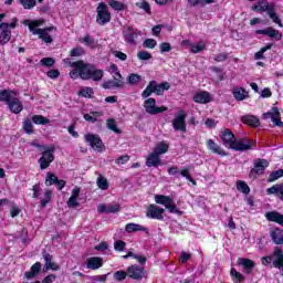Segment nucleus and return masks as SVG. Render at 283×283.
Returning a JSON list of instances; mask_svg holds the SVG:
<instances>
[{"instance_id": "26", "label": "nucleus", "mask_w": 283, "mask_h": 283, "mask_svg": "<svg viewBox=\"0 0 283 283\" xmlns=\"http://www.w3.org/2000/svg\"><path fill=\"white\" fill-rule=\"evenodd\" d=\"M275 260L273 261V266L275 269L283 270V252L282 248H275L273 252Z\"/></svg>"}, {"instance_id": "30", "label": "nucleus", "mask_w": 283, "mask_h": 283, "mask_svg": "<svg viewBox=\"0 0 283 283\" xmlns=\"http://www.w3.org/2000/svg\"><path fill=\"white\" fill-rule=\"evenodd\" d=\"M125 231L126 233H136L137 231H144V233L149 234V229L138 223H127L125 227Z\"/></svg>"}, {"instance_id": "31", "label": "nucleus", "mask_w": 283, "mask_h": 283, "mask_svg": "<svg viewBox=\"0 0 283 283\" xmlns=\"http://www.w3.org/2000/svg\"><path fill=\"white\" fill-rule=\"evenodd\" d=\"M254 10L256 12H268V14L271 12V10H275V4L274 3H269V1L263 0L259 2L258 6L254 7Z\"/></svg>"}, {"instance_id": "25", "label": "nucleus", "mask_w": 283, "mask_h": 283, "mask_svg": "<svg viewBox=\"0 0 283 283\" xmlns=\"http://www.w3.org/2000/svg\"><path fill=\"white\" fill-rule=\"evenodd\" d=\"M266 193L268 196H275L276 198H280V200H283V184H276L268 188Z\"/></svg>"}, {"instance_id": "16", "label": "nucleus", "mask_w": 283, "mask_h": 283, "mask_svg": "<svg viewBox=\"0 0 283 283\" xmlns=\"http://www.w3.org/2000/svg\"><path fill=\"white\" fill-rule=\"evenodd\" d=\"M0 45H6L12 39V31H10L9 23H0Z\"/></svg>"}, {"instance_id": "17", "label": "nucleus", "mask_w": 283, "mask_h": 283, "mask_svg": "<svg viewBox=\"0 0 283 283\" xmlns=\"http://www.w3.org/2000/svg\"><path fill=\"white\" fill-rule=\"evenodd\" d=\"M98 213H118L120 211V205L112 202L108 205L101 203L97 206Z\"/></svg>"}, {"instance_id": "34", "label": "nucleus", "mask_w": 283, "mask_h": 283, "mask_svg": "<svg viewBox=\"0 0 283 283\" xmlns=\"http://www.w3.org/2000/svg\"><path fill=\"white\" fill-rule=\"evenodd\" d=\"M154 94L157 96H163L165 94V90H169V83L168 82H163L161 84H158L156 81H154Z\"/></svg>"}, {"instance_id": "41", "label": "nucleus", "mask_w": 283, "mask_h": 283, "mask_svg": "<svg viewBox=\"0 0 283 283\" xmlns=\"http://www.w3.org/2000/svg\"><path fill=\"white\" fill-rule=\"evenodd\" d=\"M207 48V43L205 41H199L198 43H192L190 52L191 54H199V52H202Z\"/></svg>"}, {"instance_id": "24", "label": "nucleus", "mask_w": 283, "mask_h": 283, "mask_svg": "<svg viewBox=\"0 0 283 283\" xmlns=\"http://www.w3.org/2000/svg\"><path fill=\"white\" fill-rule=\"evenodd\" d=\"M192 101L206 105L207 103H211V94L209 92H198L193 95Z\"/></svg>"}, {"instance_id": "33", "label": "nucleus", "mask_w": 283, "mask_h": 283, "mask_svg": "<svg viewBox=\"0 0 283 283\" xmlns=\"http://www.w3.org/2000/svg\"><path fill=\"white\" fill-rule=\"evenodd\" d=\"M43 258H44V268L46 271H59V265L54 262H52V255L51 254H48V253H44L43 254Z\"/></svg>"}, {"instance_id": "60", "label": "nucleus", "mask_w": 283, "mask_h": 283, "mask_svg": "<svg viewBox=\"0 0 283 283\" xmlns=\"http://www.w3.org/2000/svg\"><path fill=\"white\" fill-rule=\"evenodd\" d=\"M66 205L70 209H76V207H78V199L70 197Z\"/></svg>"}, {"instance_id": "58", "label": "nucleus", "mask_w": 283, "mask_h": 283, "mask_svg": "<svg viewBox=\"0 0 283 283\" xmlns=\"http://www.w3.org/2000/svg\"><path fill=\"white\" fill-rule=\"evenodd\" d=\"M137 59L139 61H149L151 59V53H149L147 51H139L137 53Z\"/></svg>"}, {"instance_id": "11", "label": "nucleus", "mask_w": 283, "mask_h": 283, "mask_svg": "<svg viewBox=\"0 0 283 283\" xmlns=\"http://www.w3.org/2000/svg\"><path fill=\"white\" fill-rule=\"evenodd\" d=\"M165 213V210L157 205H150L146 211L147 218H150L151 220H165V217L163 216Z\"/></svg>"}, {"instance_id": "14", "label": "nucleus", "mask_w": 283, "mask_h": 283, "mask_svg": "<svg viewBox=\"0 0 283 283\" xmlns=\"http://www.w3.org/2000/svg\"><path fill=\"white\" fill-rule=\"evenodd\" d=\"M127 275L133 280H143V277H145V268L140 265H130L127 268Z\"/></svg>"}, {"instance_id": "37", "label": "nucleus", "mask_w": 283, "mask_h": 283, "mask_svg": "<svg viewBox=\"0 0 283 283\" xmlns=\"http://www.w3.org/2000/svg\"><path fill=\"white\" fill-rule=\"evenodd\" d=\"M242 123L250 125V127H260V119L253 115H245L241 117Z\"/></svg>"}, {"instance_id": "49", "label": "nucleus", "mask_w": 283, "mask_h": 283, "mask_svg": "<svg viewBox=\"0 0 283 283\" xmlns=\"http://www.w3.org/2000/svg\"><path fill=\"white\" fill-rule=\"evenodd\" d=\"M237 189L238 191H241V193H245V196L249 195L251 191V188H249V185H247V182L244 181H238Z\"/></svg>"}, {"instance_id": "12", "label": "nucleus", "mask_w": 283, "mask_h": 283, "mask_svg": "<svg viewBox=\"0 0 283 283\" xmlns=\"http://www.w3.org/2000/svg\"><path fill=\"white\" fill-rule=\"evenodd\" d=\"M255 34H263V36H269L270 39H274V41H282V33L273 27L256 30Z\"/></svg>"}, {"instance_id": "47", "label": "nucleus", "mask_w": 283, "mask_h": 283, "mask_svg": "<svg viewBox=\"0 0 283 283\" xmlns=\"http://www.w3.org/2000/svg\"><path fill=\"white\" fill-rule=\"evenodd\" d=\"M136 7L140 10H144V12H147V14H151V7L149 6V2H147L146 0L136 2Z\"/></svg>"}, {"instance_id": "15", "label": "nucleus", "mask_w": 283, "mask_h": 283, "mask_svg": "<svg viewBox=\"0 0 283 283\" xmlns=\"http://www.w3.org/2000/svg\"><path fill=\"white\" fill-rule=\"evenodd\" d=\"M251 147H253V142L243 138L239 140L234 139V144H232L230 149H234V151H249Z\"/></svg>"}, {"instance_id": "13", "label": "nucleus", "mask_w": 283, "mask_h": 283, "mask_svg": "<svg viewBox=\"0 0 283 283\" xmlns=\"http://www.w3.org/2000/svg\"><path fill=\"white\" fill-rule=\"evenodd\" d=\"M263 118L272 119V123L276 125V127H283L282 117L280 115V109L277 107H273L271 112L264 113Z\"/></svg>"}, {"instance_id": "23", "label": "nucleus", "mask_w": 283, "mask_h": 283, "mask_svg": "<svg viewBox=\"0 0 283 283\" xmlns=\"http://www.w3.org/2000/svg\"><path fill=\"white\" fill-rule=\"evenodd\" d=\"M86 266L87 269H91V271H96L97 269H101L103 266V258L101 256H91L86 260Z\"/></svg>"}, {"instance_id": "51", "label": "nucleus", "mask_w": 283, "mask_h": 283, "mask_svg": "<svg viewBox=\"0 0 283 283\" xmlns=\"http://www.w3.org/2000/svg\"><path fill=\"white\" fill-rule=\"evenodd\" d=\"M57 180H59V177H56V175H54L52 172H48L46 179H45V185H48L49 187H52V185H56Z\"/></svg>"}, {"instance_id": "54", "label": "nucleus", "mask_w": 283, "mask_h": 283, "mask_svg": "<svg viewBox=\"0 0 283 283\" xmlns=\"http://www.w3.org/2000/svg\"><path fill=\"white\" fill-rule=\"evenodd\" d=\"M113 277H114V280H116V282H123V280H126V277H127V270H126V272L123 270L116 271L113 274Z\"/></svg>"}, {"instance_id": "40", "label": "nucleus", "mask_w": 283, "mask_h": 283, "mask_svg": "<svg viewBox=\"0 0 283 283\" xmlns=\"http://www.w3.org/2000/svg\"><path fill=\"white\" fill-rule=\"evenodd\" d=\"M96 185L102 191H107L109 189V181H107V178L99 175L96 179Z\"/></svg>"}, {"instance_id": "56", "label": "nucleus", "mask_w": 283, "mask_h": 283, "mask_svg": "<svg viewBox=\"0 0 283 283\" xmlns=\"http://www.w3.org/2000/svg\"><path fill=\"white\" fill-rule=\"evenodd\" d=\"M23 129L25 134H32L34 132V126L32 125V120L27 119L23 122Z\"/></svg>"}, {"instance_id": "6", "label": "nucleus", "mask_w": 283, "mask_h": 283, "mask_svg": "<svg viewBox=\"0 0 283 283\" xmlns=\"http://www.w3.org/2000/svg\"><path fill=\"white\" fill-rule=\"evenodd\" d=\"M144 109L146 114H150V116H156V114H163V112H167V106H156V99L154 97H148L144 101Z\"/></svg>"}, {"instance_id": "28", "label": "nucleus", "mask_w": 283, "mask_h": 283, "mask_svg": "<svg viewBox=\"0 0 283 283\" xmlns=\"http://www.w3.org/2000/svg\"><path fill=\"white\" fill-rule=\"evenodd\" d=\"M207 147L212 154H217L218 156H227V151H224L220 145L216 144L213 139H209L207 142Z\"/></svg>"}, {"instance_id": "36", "label": "nucleus", "mask_w": 283, "mask_h": 283, "mask_svg": "<svg viewBox=\"0 0 283 283\" xmlns=\"http://www.w3.org/2000/svg\"><path fill=\"white\" fill-rule=\"evenodd\" d=\"M17 97V92L14 91H0V101L2 103H10L13 98Z\"/></svg>"}, {"instance_id": "32", "label": "nucleus", "mask_w": 283, "mask_h": 283, "mask_svg": "<svg viewBox=\"0 0 283 283\" xmlns=\"http://www.w3.org/2000/svg\"><path fill=\"white\" fill-rule=\"evenodd\" d=\"M266 220L269 222H276V224H281L283 227V214L277 211H271L265 214Z\"/></svg>"}, {"instance_id": "35", "label": "nucleus", "mask_w": 283, "mask_h": 283, "mask_svg": "<svg viewBox=\"0 0 283 283\" xmlns=\"http://www.w3.org/2000/svg\"><path fill=\"white\" fill-rule=\"evenodd\" d=\"M39 273H41V262L34 263L31 266L30 271L24 273V276L27 277V280H32V277H36Z\"/></svg>"}, {"instance_id": "22", "label": "nucleus", "mask_w": 283, "mask_h": 283, "mask_svg": "<svg viewBox=\"0 0 283 283\" xmlns=\"http://www.w3.org/2000/svg\"><path fill=\"white\" fill-rule=\"evenodd\" d=\"M270 238L274 244L282 245L283 244V230L280 228H272L270 230Z\"/></svg>"}, {"instance_id": "10", "label": "nucleus", "mask_w": 283, "mask_h": 283, "mask_svg": "<svg viewBox=\"0 0 283 283\" xmlns=\"http://www.w3.org/2000/svg\"><path fill=\"white\" fill-rule=\"evenodd\" d=\"M268 167H269V160L256 159L254 161V167L250 171V178H256V176H262Z\"/></svg>"}, {"instance_id": "53", "label": "nucleus", "mask_w": 283, "mask_h": 283, "mask_svg": "<svg viewBox=\"0 0 283 283\" xmlns=\"http://www.w3.org/2000/svg\"><path fill=\"white\" fill-rule=\"evenodd\" d=\"M107 127L111 129V132H114L115 134H120V129L116 126V120L114 118H109L106 122Z\"/></svg>"}, {"instance_id": "50", "label": "nucleus", "mask_w": 283, "mask_h": 283, "mask_svg": "<svg viewBox=\"0 0 283 283\" xmlns=\"http://www.w3.org/2000/svg\"><path fill=\"white\" fill-rule=\"evenodd\" d=\"M52 200V190H45L44 197L40 200L41 207H46Z\"/></svg>"}, {"instance_id": "9", "label": "nucleus", "mask_w": 283, "mask_h": 283, "mask_svg": "<svg viewBox=\"0 0 283 283\" xmlns=\"http://www.w3.org/2000/svg\"><path fill=\"white\" fill-rule=\"evenodd\" d=\"M187 114L185 111H179L178 114L175 116L172 120V127L175 132H187V124H186Z\"/></svg>"}, {"instance_id": "64", "label": "nucleus", "mask_w": 283, "mask_h": 283, "mask_svg": "<svg viewBox=\"0 0 283 283\" xmlns=\"http://www.w3.org/2000/svg\"><path fill=\"white\" fill-rule=\"evenodd\" d=\"M81 41L84 43V45H87L90 48L94 45V39H92L90 35H85Z\"/></svg>"}, {"instance_id": "18", "label": "nucleus", "mask_w": 283, "mask_h": 283, "mask_svg": "<svg viewBox=\"0 0 283 283\" xmlns=\"http://www.w3.org/2000/svg\"><path fill=\"white\" fill-rule=\"evenodd\" d=\"M220 138L223 143V145H228L231 149L232 145L235 143V135L231 129L226 128L220 132Z\"/></svg>"}, {"instance_id": "1", "label": "nucleus", "mask_w": 283, "mask_h": 283, "mask_svg": "<svg viewBox=\"0 0 283 283\" xmlns=\"http://www.w3.org/2000/svg\"><path fill=\"white\" fill-rule=\"evenodd\" d=\"M63 62L65 65L73 67L69 75L76 81V78H82L83 81H102L103 80V70L96 69L92 64H87L83 61L71 62L70 59H64Z\"/></svg>"}, {"instance_id": "46", "label": "nucleus", "mask_w": 283, "mask_h": 283, "mask_svg": "<svg viewBox=\"0 0 283 283\" xmlns=\"http://www.w3.org/2000/svg\"><path fill=\"white\" fill-rule=\"evenodd\" d=\"M154 85H155L154 81H150L147 87L142 93V98H149V96L154 94Z\"/></svg>"}, {"instance_id": "39", "label": "nucleus", "mask_w": 283, "mask_h": 283, "mask_svg": "<svg viewBox=\"0 0 283 283\" xmlns=\"http://www.w3.org/2000/svg\"><path fill=\"white\" fill-rule=\"evenodd\" d=\"M108 6H111V8L116 12H123V10H127V6L117 0H108Z\"/></svg>"}, {"instance_id": "42", "label": "nucleus", "mask_w": 283, "mask_h": 283, "mask_svg": "<svg viewBox=\"0 0 283 283\" xmlns=\"http://www.w3.org/2000/svg\"><path fill=\"white\" fill-rule=\"evenodd\" d=\"M230 275L233 280V283H241L244 282V275H242V273L235 271V268H232L230 270Z\"/></svg>"}, {"instance_id": "21", "label": "nucleus", "mask_w": 283, "mask_h": 283, "mask_svg": "<svg viewBox=\"0 0 283 283\" xmlns=\"http://www.w3.org/2000/svg\"><path fill=\"white\" fill-rule=\"evenodd\" d=\"M232 96L238 102L247 101V98L249 97V91L244 87L235 86L232 90Z\"/></svg>"}, {"instance_id": "7", "label": "nucleus", "mask_w": 283, "mask_h": 283, "mask_svg": "<svg viewBox=\"0 0 283 283\" xmlns=\"http://www.w3.org/2000/svg\"><path fill=\"white\" fill-rule=\"evenodd\" d=\"M54 146L46 147L39 159L40 169H48L54 163Z\"/></svg>"}, {"instance_id": "5", "label": "nucleus", "mask_w": 283, "mask_h": 283, "mask_svg": "<svg viewBox=\"0 0 283 283\" xmlns=\"http://www.w3.org/2000/svg\"><path fill=\"white\" fill-rule=\"evenodd\" d=\"M85 143H88L92 149L94 151H98L99 154H103L105 151V144H103V140L101 139V136L96 134L88 133L84 135Z\"/></svg>"}, {"instance_id": "3", "label": "nucleus", "mask_w": 283, "mask_h": 283, "mask_svg": "<svg viewBox=\"0 0 283 283\" xmlns=\"http://www.w3.org/2000/svg\"><path fill=\"white\" fill-rule=\"evenodd\" d=\"M155 202L157 205H163L169 211V213H177V216L182 214V211H180L178 209V207L176 206V202L169 196L156 195L155 196Z\"/></svg>"}, {"instance_id": "55", "label": "nucleus", "mask_w": 283, "mask_h": 283, "mask_svg": "<svg viewBox=\"0 0 283 283\" xmlns=\"http://www.w3.org/2000/svg\"><path fill=\"white\" fill-rule=\"evenodd\" d=\"M92 94H94V88L92 87H84L80 91V96L84 98H92Z\"/></svg>"}, {"instance_id": "57", "label": "nucleus", "mask_w": 283, "mask_h": 283, "mask_svg": "<svg viewBox=\"0 0 283 283\" xmlns=\"http://www.w3.org/2000/svg\"><path fill=\"white\" fill-rule=\"evenodd\" d=\"M21 4L23 6L24 10H32V8L36 6V0H21Z\"/></svg>"}, {"instance_id": "61", "label": "nucleus", "mask_w": 283, "mask_h": 283, "mask_svg": "<svg viewBox=\"0 0 283 283\" xmlns=\"http://www.w3.org/2000/svg\"><path fill=\"white\" fill-rule=\"evenodd\" d=\"M41 64L44 65V67H52V65H54V59H52V57H43L41 60Z\"/></svg>"}, {"instance_id": "62", "label": "nucleus", "mask_w": 283, "mask_h": 283, "mask_svg": "<svg viewBox=\"0 0 283 283\" xmlns=\"http://www.w3.org/2000/svg\"><path fill=\"white\" fill-rule=\"evenodd\" d=\"M160 52L161 54H164V52H171V44L169 42H163L159 45Z\"/></svg>"}, {"instance_id": "63", "label": "nucleus", "mask_w": 283, "mask_h": 283, "mask_svg": "<svg viewBox=\"0 0 283 283\" xmlns=\"http://www.w3.org/2000/svg\"><path fill=\"white\" fill-rule=\"evenodd\" d=\"M114 249L115 251H118V252L125 251V242L120 240L116 241L114 243Z\"/></svg>"}, {"instance_id": "2", "label": "nucleus", "mask_w": 283, "mask_h": 283, "mask_svg": "<svg viewBox=\"0 0 283 283\" xmlns=\"http://www.w3.org/2000/svg\"><path fill=\"white\" fill-rule=\"evenodd\" d=\"M23 25H28L30 32L34 35H39V38L44 41V43H52V35L50 32L54 30V27H48L45 29H41V25H44L45 20L40 19V20H24Z\"/></svg>"}, {"instance_id": "20", "label": "nucleus", "mask_w": 283, "mask_h": 283, "mask_svg": "<svg viewBox=\"0 0 283 283\" xmlns=\"http://www.w3.org/2000/svg\"><path fill=\"white\" fill-rule=\"evenodd\" d=\"M124 85H125V82L123 81V78L114 76L113 80L103 82L102 87L104 90H114L118 87H124Z\"/></svg>"}, {"instance_id": "43", "label": "nucleus", "mask_w": 283, "mask_h": 283, "mask_svg": "<svg viewBox=\"0 0 283 283\" xmlns=\"http://www.w3.org/2000/svg\"><path fill=\"white\" fill-rule=\"evenodd\" d=\"M143 77L136 73H132L127 76L128 85H138Z\"/></svg>"}, {"instance_id": "45", "label": "nucleus", "mask_w": 283, "mask_h": 283, "mask_svg": "<svg viewBox=\"0 0 283 283\" xmlns=\"http://www.w3.org/2000/svg\"><path fill=\"white\" fill-rule=\"evenodd\" d=\"M32 123H34V125H48V123H50V119L44 117L43 115H34L32 117Z\"/></svg>"}, {"instance_id": "8", "label": "nucleus", "mask_w": 283, "mask_h": 283, "mask_svg": "<svg viewBox=\"0 0 283 283\" xmlns=\"http://www.w3.org/2000/svg\"><path fill=\"white\" fill-rule=\"evenodd\" d=\"M123 36H124V41L126 43H129V45H137L138 36H140V31H138L132 27H126L123 30Z\"/></svg>"}, {"instance_id": "48", "label": "nucleus", "mask_w": 283, "mask_h": 283, "mask_svg": "<svg viewBox=\"0 0 283 283\" xmlns=\"http://www.w3.org/2000/svg\"><path fill=\"white\" fill-rule=\"evenodd\" d=\"M268 15L270 17V19H272L273 23H276V25H279V28H283L282 20L280 19V17H277V13H275V9L270 10Z\"/></svg>"}, {"instance_id": "29", "label": "nucleus", "mask_w": 283, "mask_h": 283, "mask_svg": "<svg viewBox=\"0 0 283 283\" xmlns=\"http://www.w3.org/2000/svg\"><path fill=\"white\" fill-rule=\"evenodd\" d=\"M8 105L10 112L13 114H21V112H23V103L17 97H13Z\"/></svg>"}, {"instance_id": "44", "label": "nucleus", "mask_w": 283, "mask_h": 283, "mask_svg": "<svg viewBox=\"0 0 283 283\" xmlns=\"http://www.w3.org/2000/svg\"><path fill=\"white\" fill-rule=\"evenodd\" d=\"M280 178H283V169L272 171L268 178V182H275V180H280Z\"/></svg>"}, {"instance_id": "38", "label": "nucleus", "mask_w": 283, "mask_h": 283, "mask_svg": "<svg viewBox=\"0 0 283 283\" xmlns=\"http://www.w3.org/2000/svg\"><path fill=\"white\" fill-rule=\"evenodd\" d=\"M157 156H163V154H167L169 151V144L167 142H159L154 150Z\"/></svg>"}, {"instance_id": "59", "label": "nucleus", "mask_w": 283, "mask_h": 283, "mask_svg": "<svg viewBox=\"0 0 283 283\" xmlns=\"http://www.w3.org/2000/svg\"><path fill=\"white\" fill-rule=\"evenodd\" d=\"M158 45V42L155 39H146L144 41V48H148L149 50H154Z\"/></svg>"}, {"instance_id": "52", "label": "nucleus", "mask_w": 283, "mask_h": 283, "mask_svg": "<svg viewBox=\"0 0 283 283\" xmlns=\"http://www.w3.org/2000/svg\"><path fill=\"white\" fill-rule=\"evenodd\" d=\"M271 48H273V44H268L266 46H263L259 52L255 53L254 59L256 61L264 59V52L271 50Z\"/></svg>"}, {"instance_id": "19", "label": "nucleus", "mask_w": 283, "mask_h": 283, "mask_svg": "<svg viewBox=\"0 0 283 283\" xmlns=\"http://www.w3.org/2000/svg\"><path fill=\"white\" fill-rule=\"evenodd\" d=\"M238 264L239 266H242L243 272L248 275H250V273H253V269H255V261L251 259L239 258Z\"/></svg>"}, {"instance_id": "27", "label": "nucleus", "mask_w": 283, "mask_h": 283, "mask_svg": "<svg viewBox=\"0 0 283 283\" xmlns=\"http://www.w3.org/2000/svg\"><path fill=\"white\" fill-rule=\"evenodd\" d=\"M159 165H163L160 156L154 151L150 153L146 158V167H159Z\"/></svg>"}, {"instance_id": "4", "label": "nucleus", "mask_w": 283, "mask_h": 283, "mask_svg": "<svg viewBox=\"0 0 283 283\" xmlns=\"http://www.w3.org/2000/svg\"><path fill=\"white\" fill-rule=\"evenodd\" d=\"M96 12V23L98 25H107V23L112 21V13L109 12V7H107L105 2L98 3Z\"/></svg>"}]
</instances>
